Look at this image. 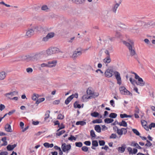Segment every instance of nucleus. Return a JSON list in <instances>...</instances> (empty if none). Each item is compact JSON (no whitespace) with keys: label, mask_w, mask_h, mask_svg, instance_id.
Returning a JSON list of instances; mask_svg holds the SVG:
<instances>
[{"label":"nucleus","mask_w":155,"mask_h":155,"mask_svg":"<svg viewBox=\"0 0 155 155\" xmlns=\"http://www.w3.org/2000/svg\"><path fill=\"white\" fill-rule=\"evenodd\" d=\"M45 51H41L38 53L26 54L20 56V58H38L46 57Z\"/></svg>","instance_id":"nucleus-1"},{"label":"nucleus","mask_w":155,"mask_h":155,"mask_svg":"<svg viewBox=\"0 0 155 155\" xmlns=\"http://www.w3.org/2000/svg\"><path fill=\"white\" fill-rule=\"evenodd\" d=\"M122 42L127 47L131 55H134L136 54V53L135 51L134 42L130 40L129 42L123 41H122Z\"/></svg>","instance_id":"nucleus-2"},{"label":"nucleus","mask_w":155,"mask_h":155,"mask_svg":"<svg viewBox=\"0 0 155 155\" xmlns=\"http://www.w3.org/2000/svg\"><path fill=\"white\" fill-rule=\"evenodd\" d=\"M59 52H61V50L58 48L56 47H51L50 48L46 50V55L51 56L53 54Z\"/></svg>","instance_id":"nucleus-3"},{"label":"nucleus","mask_w":155,"mask_h":155,"mask_svg":"<svg viewBox=\"0 0 155 155\" xmlns=\"http://www.w3.org/2000/svg\"><path fill=\"white\" fill-rule=\"evenodd\" d=\"M99 54L101 56L105 55V58H110V56L108 51L104 48L102 49L99 52Z\"/></svg>","instance_id":"nucleus-4"},{"label":"nucleus","mask_w":155,"mask_h":155,"mask_svg":"<svg viewBox=\"0 0 155 155\" xmlns=\"http://www.w3.org/2000/svg\"><path fill=\"white\" fill-rule=\"evenodd\" d=\"M119 91L120 93L122 94L129 95L132 96V94L126 89L125 87L121 86L119 88Z\"/></svg>","instance_id":"nucleus-5"},{"label":"nucleus","mask_w":155,"mask_h":155,"mask_svg":"<svg viewBox=\"0 0 155 155\" xmlns=\"http://www.w3.org/2000/svg\"><path fill=\"white\" fill-rule=\"evenodd\" d=\"M114 72L112 69H108L105 71L104 74L106 77L109 78L114 75Z\"/></svg>","instance_id":"nucleus-6"},{"label":"nucleus","mask_w":155,"mask_h":155,"mask_svg":"<svg viewBox=\"0 0 155 155\" xmlns=\"http://www.w3.org/2000/svg\"><path fill=\"white\" fill-rule=\"evenodd\" d=\"M143 26L145 28H148L150 27H153L155 26V21H149L145 22Z\"/></svg>","instance_id":"nucleus-7"},{"label":"nucleus","mask_w":155,"mask_h":155,"mask_svg":"<svg viewBox=\"0 0 155 155\" xmlns=\"http://www.w3.org/2000/svg\"><path fill=\"white\" fill-rule=\"evenodd\" d=\"M13 60L11 61L12 62H18L20 61H24L25 62H32L35 61V60L32 59H24V60H16L15 59H12Z\"/></svg>","instance_id":"nucleus-8"},{"label":"nucleus","mask_w":155,"mask_h":155,"mask_svg":"<svg viewBox=\"0 0 155 155\" xmlns=\"http://www.w3.org/2000/svg\"><path fill=\"white\" fill-rule=\"evenodd\" d=\"M15 93H16L17 94H18V92L17 91L10 92L5 94L4 96L7 100H11L12 97L15 95L14 94Z\"/></svg>","instance_id":"nucleus-9"},{"label":"nucleus","mask_w":155,"mask_h":155,"mask_svg":"<svg viewBox=\"0 0 155 155\" xmlns=\"http://www.w3.org/2000/svg\"><path fill=\"white\" fill-rule=\"evenodd\" d=\"M114 74L117 80V84L120 85L121 84V80L120 73L117 71H115Z\"/></svg>","instance_id":"nucleus-10"},{"label":"nucleus","mask_w":155,"mask_h":155,"mask_svg":"<svg viewBox=\"0 0 155 155\" xmlns=\"http://www.w3.org/2000/svg\"><path fill=\"white\" fill-rule=\"evenodd\" d=\"M82 52L81 49L79 48L76 49L74 52L73 54V57L74 58H77L81 55Z\"/></svg>","instance_id":"nucleus-11"},{"label":"nucleus","mask_w":155,"mask_h":155,"mask_svg":"<svg viewBox=\"0 0 155 155\" xmlns=\"http://www.w3.org/2000/svg\"><path fill=\"white\" fill-rule=\"evenodd\" d=\"M71 148V146L70 145H66L65 143L63 144L61 146V148L63 151L64 152L69 150Z\"/></svg>","instance_id":"nucleus-12"},{"label":"nucleus","mask_w":155,"mask_h":155,"mask_svg":"<svg viewBox=\"0 0 155 155\" xmlns=\"http://www.w3.org/2000/svg\"><path fill=\"white\" fill-rule=\"evenodd\" d=\"M136 79H138V82H136V84L138 85L141 86H143L145 84V82L143 81L142 79L139 76Z\"/></svg>","instance_id":"nucleus-13"},{"label":"nucleus","mask_w":155,"mask_h":155,"mask_svg":"<svg viewBox=\"0 0 155 155\" xmlns=\"http://www.w3.org/2000/svg\"><path fill=\"white\" fill-rule=\"evenodd\" d=\"M118 134L120 136H122L123 134H125L127 133V130L126 129L124 128H122L121 129H118L117 132Z\"/></svg>","instance_id":"nucleus-14"},{"label":"nucleus","mask_w":155,"mask_h":155,"mask_svg":"<svg viewBox=\"0 0 155 155\" xmlns=\"http://www.w3.org/2000/svg\"><path fill=\"white\" fill-rule=\"evenodd\" d=\"M57 62V61L56 60L49 61L48 62V67L49 68L54 67L56 65Z\"/></svg>","instance_id":"nucleus-15"},{"label":"nucleus","mask_w":155,"mask_h":155,"mask_svg":"<svg viewBox=\"0 0 155 155\" xmlns=\"http://www.w3.org/2000/svg\"><path fill=\"white\" fill-rule=\"evenodd\" d=\"M7 73L4 71L0 72V81L5 80L6 77Z\"/></svg>","instance_id":"nucleus-16"},{"label":"nucleus","mask_w":155,"mask_h":155,"mask_svg":"<svg viewBox=\"0 0 155 155\" xmlns=\"http://www.w3.org/2000/svg\"><path fill=\"white\" fill-rule=\"evenodd\" d=\"M34 31L32 29H29L27 31L26 36L28 37H30L34 34Z\"/></svg>","instance_id":"nucleus-17"},{"label":"nucleus","mask_w":155,"mask_h":155,"mask_svg":"<svg viewBox=\"0 0 155 155\" xmlns=\"http://www.w3.org/2000/svg\"><path fill=\"white\" fill-rule=\"evenodd\" d=\"M71 1L76 4H83L84 3L85 0H71Z\"/></svg>","instance_id":"nucleus-18"},{"label":"nucleus","mask_w":155,"mask_h":155,"mask_svg":"<svg viewBox=\"0 0 155 155\" xmlns=\"http://www.w3.org/2000/svg\"><path fill=\"white\" fill-rule=\"evenodd\" d=\"M92 146L91 148L92 149L95 150V148L94 147H97L98 146V144L97 140H93L92 142Z\"/></svg>","instance_id":"nucleus-19"},{"label":"nucleus","mask_w":155,"mask_h":155,"mask_svg":"<svg viewBox=\"0 0 155 155\" xmlns=\"http://www.w3.org/2000/svg\"><path fill=\"white\" fill-rule=\"evenodd\" d=\"M5 130L8 132H12V130L11 128V125L7 124L5 126Z\"/></svg>","instance_id":"nucleus-20"},{"label":"nucleus","mask_w":155,"mask_h":155,"mask_svg":"<svg viewBox=\"0 0 155 155\" xmlns=\"http://www.w3.org/2000/svg\"><path fill=\"white\" fill-rule=\"evenodd\" d=\"M120 3H120L119 2H118V3H117L114 5V7L112 8V11L114 12L115 13H116L117 9Z\"/></svg>","instance_id":"nucleus-21"},{"label":"nucleus","mask_w":155,"mask_h":155,"mask_svg":"<svg viewBox=\"0 0 155 155\" xmlns=\"http://www.w3.org/2000/svg\"><path fill=\"white\" fill-rule=\"evenodd\" d=\"M90 96H88V95H85L83 96L82 97V99L83 101H87V100L88 99H91Z\"/></svg>","instance_id":"nucleus-22"},{"label":"nucleus","mask_w":155,"mask_h":155,"mask_svg":"<svg viewBox=\"0 0 155 155\" xmlns=\"http://www.w3.org/2000/svg\"><path fill=\"white\" fill-rule=\"evenodd\" d=\"M54 33L53 32H51L48 33L46 35V36L48 37V38L50 39L53 38L54 36Z\"/></svg>","instance_id":"nucleus-23"},{"label":"nucleus","mask_w":155,"mask_h":155,"mask_svg":"<svg viewBox=\"0 0 155 155\" xmlns=\"http://www.w3.org/2000/svg\"><path fill=\"white\" fill-rule=\"evenodd\" d=\"M73 98V96H70L65 100V103L67 105L68 104Z\"/></svg>","instance_id":"nucleus-24"},{"label":"nucleus","mask_w":155,"mask_h":155,"mask_svg":"<svg viewBox=\"0 0 155 155\" xmlns=\"http://www.w3.org/2000/svg\"><path fill=\"white\" fill-rule=\"evenodd\" d=\"M114 121V120L111 118H107L104 120V122L106 124H109L112 123Z\"/></svg>","instance_id":"nucleus-25"},{"label":"nucleus","mask_w":155,"mask_h":155,"mask_svg":"<svg viewBox=\"0 0 155 155\" xmlns=\"http://www.w3.org/2000/svg\"><path fill=\"white\" fill-rule=\"evenodd\" d=\"M41 9L43 11L48 12L49 11V8L47 6L45 5L42 6Z\"/></svg>","instance_id":"nucleus-26"},{"label":"nucleus","mask_w":155,"mask_h":155,"mask_svg":"<svg viewBox=\"0 0 155 155\" xmlns=\"http://www.w3.org/2000/svg\"><path fill=\"white\" fill-rule=\"evenodd\" d=\"M95 130L98 133L101 132V128L99 125H96L94 127Z\"/></svg>","instance_id":"nucleus-27"},{"label":"nucleus","mask_w":155,"mask_h":155,"mask_svg":"<svg viewBox=\"0 0 155 155\" xmlns=\"http://www.w3.org/2000/svg\"><path fill=\"white\" fill-rule=\"evenodd\" d=\"M119 125L120 126H123L124 127H126L127 126V123L124 120H122L121 122H119Z\"/></svg>","instance_id":"nucleus-28"},{"label":"nucleus","mask_w":155,"mask_h":155,"mask_svg":"<svg viewBox=\"0 0 155 155\" xmlns=\"http://www.w3.org/2000/svg\"><path fill=\"white\" fill-rule=\"evenodd\" d=\"M86 123L85 122L83 121H79L76 122V125H81V126H84L86 124Z\"/></svg>","instance_id":"nucleus-29"},{"label":"nucleus","mask_w":155,"mask_h":155,"mask_svg":"<svg viewBox=\"0 0 155 155\" xmlns=\"http://www.w3.org/2000/svg\"><path fill=\"white\" fill-rule=\"evenodd\" d=\"M39 97L38 94H36L35 93L34 94L32 97V99L34 101H36Z\"/></svg>","instance_id":"nucleus-30"},{"label":"nucleus","mask_w":155,"mask_h":155,"mask_svg":"<svg viewBox=\"0 0 155 155\" xmlns=\"http://www.w3.org/2000/svg\"><path fill=\"white\" fill-rule=\"evenodd\" d=\"M91 115L94 117H97L99 115V114L97 112H94L93 113H91Z\"/></svg>","instance_id":"nucleus-31"},{"label":"nucleus","mask_w":155,"mask_h":155,"mask_svg":"<svg viewBox=\"0 0 155 155\" xmlns=\"http://www.w3.org/2000/svg\"><path fill=\"white\" fill-rule=\"evenodd\" d=\"M78 103L77 101H76L74 103V107L75 108H81V106L80 104H78Z\"/></svg>","instance_id":"nucleus-32"},{"label":"nucleus","mask_w":155,"mask_h":155,"mask_svg":"<svg viewBox=\"0 0 155 155\" xmlns=\"http://www.w3.org/2000/svg\"><path fill=\"white\" fill-rule=\"evenodd\" d=\"M93 123H101L102 122V120L101 119H97L95 120H93L92 121Z\"/></svg>","instance_id":"nucleus-33"},{"label":"nucleus","mask_w":155,"mask_h":155,"mask_svg":"<svg viewBox=\"0 0 155 155\" xmlns=\"http://www.w3.org/2000/svg\"><path fill=\"white\" fill-rule=\"evenodd\" d=\"M117 116L116 114L114 113H110L109 116V117L112 118H115Z\"/></svg>","instance_id":"nucleus-34"},{"label":"nucleus","mask_w":155,"mask_h":155,"mask_svg":"<svg viewBox=\"0 0 155 155\" xmlns=\"http://www.w3.org/2000/svg\"><path fill=\"white\" fill-rule=\"evenodd\" d=\"M50 113V111L49 110H48L46 111L45 114V120H47L49 117V113Z\"/></svg>","instance_id":"nucleus-35"},{"label":"nucleus","mask_w":155,"mask_h":155,"mask_svg":"<svg viewBox=\"0 0 155 155\" xmlns=\"http://www.w3.org/2000/svg\"><path fill=\"white\" fill-rule=\"evenodd\" d=\"M99 93L96 92H93L91 96H90L91 98L93 97L95 98L97 97L99 95Z\"/></svg>","instance_id":"nucleus-36"},{"label":"nucleus","mask_w":155,"mask_h":155,"mask_svg":"<svg viewBox=\"0 0 155 155\" xmlns=\"http://www.w3.org/2000/svg\"><path fill=\"white\" fill-rule=\"evenodd\" d=\"M132 130L134 133L137 136H140V134L138 131L136 129H133Z\"/></svg>","instance_id":"nucleus-37"},{"label":"nucleus","mask_w":155,"mask_h":155,"mask_svg":"<svg viewBox=\"0 0 155 155\" xmlns=\"http://www.w3.org/2000/svg\"><path fill=\"white\" fill-rule=\"evenodd\" d=\"M76 147H82L83 144L81 142H76L75 143Z\"/></svg>","instance_id":"nucleus-38"},{"label":"nucleus","mask_w":155,"mask_h":155,"mask_svg":"<svg viewBox=\"0 0 155 155\" xmlns=\"http://www.w3.org/2000/svg\"><path fill=\"white\" fill-rule=\"evenodd\" d=\"M49 40L48 38L47 37V36H46L43 38L42 41L44 42H46L48 41Z\"/></svg>","instance_id":"nucleus-39"},{"label":"nucleus","mask_w":155,"mask_h":155,"mask_svg":"<svg viewBox=\"0 0 155 155\" xmlns=\"http://www.w3.org/2000/svg\"><path fill=\"white\" fill-rule=\"evenodd\" d=\"M92 91L91 90V89L90 88H88L87 91V94L88 95H89V96H91V94H92L93 93Z\"/></svg>","instance_id":"nucleus-40"},{"label":"nucleus","mask_w":155,"mask_h":155,"mask_svg":"<svg viewBox=\"0 0 155 155\" xmlns=\"http://www.w3.org/2000/svg\"><path fill=\"white\" fill-rule=\"evenodd\" d=\"M111 60L110 59H104L103 61L105 64H108L110 63Z\"/></svg>","instance_id":"nucleus-41"},{"label":"nucleus","mask_w":155,"mask_h":155,"mask_svg":"<svg viewBox=\"0 0 155 155\" xmlns=\"http://www.w3.org/2000/svg\"><path fill=\"white\" fill-rule=\"evenodd\" d=\"M76 138L72 136V135H71L70 137H69L68 138V140H69L71 141H72L73 140H76Z\"/></svg>","instance_id":"nucleus-42"},{"label":"nucleus","mask_w":155,"mask_h":155,"mask_svg":"<svg viewBox=\"0 0 155 155\" xmlns=\"http://www.w3.org/2000/svg\"><path fill=\"white\" fill-rule=\"evenodd\" d=\"M125 150V148L123 147H119L118 148V150L120 151L121 153H123Z\"/></svg>","instance_id":"nucleus-43"},{"label":"nucleus","mask_w":155,"mask_h":155,"mask_svg":"<svg viewBox=\"0 0 155 155\" xmlns=\"http://www.w3.org/2000/svg\"><path fill=\"white\" fill-rule=\"evenodd\" d=\"M91 136L92 137H94L96 136L93 130H91L90 131Z\"/></svg>","instance_id":"nucleus-44"},{"label":"nucleus","mask_w":155,"mask_h":155,"mask_svg":"<svg viewBox=\"0 0 155 155\" xmlns=\"http://www.w3.org/2000/svg\"><path fill=\"white\" fill-rule=\"evenodd\" d=\"M88 148L86 146L82 147L81 148L82 150L85 152L87 151L88 150Z\"/></svg>","instance_id":"nucleus-45"},{"label":"nucleus","mask_w":155,"mask_h":155,"mask_svg":"<svg viewBox=\"0 0 155 155\" xmlns=\"http://www.w3.org/2000/svg\"><path fill=\"white\" fill-rule=\"evenodd\" d=\"M65 132V131L64 130H62L59 132L56 133V135L58 136H60L64 134Z\"/></svg>","instance_id":"nucleus-46"},{"label":"nucleus","mask_w":155,"mask_h":155,"mask_svg":"<svg viewBox=\"0 0 155 155\" xmlns=\"http://www.w3.org/2000/svg\"><path fill=\"white\" fill-rule=\"evenodd\" d=\"M64 116L63 115L61 114H59L57 117V119H58L62 120L64 119Z\"/></svg>","instance_id":"nucleus-47"},{"label":"nucleus","mask_w":155,"mask_h":155,"mask_svg":"<svg viewBox=\"0 0 155 155\" xmlns=\"http://www.w3.org/2000/svg\"><path fill=\"white\" fill-rule=\"evenodd\" d=\"M99 143L100 146H103L105 145V142L103 140H99Z\"/></svg>","instance_id":"nucleus-48"},{"label":"nucleus","mask_w":155,"mask_h":155,"mask_svg":"<svg viewBox=\"0 0 155 155\" xmlns=\"http://www.w3.org/2000/svg\"><path fill=\"white\" fill-rule=\"evenodd\" d=\"M117 137V135L116 134H111L109 138L110 139H115Z\"/></svg>","instance_id":"nucleus-49"},{"label":"nucleus","mask_w":155,"mask_h":155,"mask_svg":"<svg viewBox=\"0 0 155 155\" xmlns=\"http://www.w3.org/2000/svg\"><path fill=\"white\" fill-rule=\"evenodd\" d=\"M27 72L28 73H31L33 71V69L32 68H29L26 69Z\"/></svg>","instance_id":"nucleus-50"},{"label":"nucleus","mask_w":155,"mask_h":155,"mask_svg":"<svg viewBox=\"0 0 155 155\" xmlns=\"http://www.w3.org/2000/svg\"><path fill=\"white\" fill-rule=\"evenodd\" d=\"M155 127V123H152L150 124L149 126V129H151L152 127Z\"/></svg>","instance_id":"nucleus-51"},{"label":"nucleus","mask_w":155,"mask_h":155,"mask_svg":"<svg viewBox=\"0 0 155 155\" xmlns=\"http://www.w3.org/2000/svg\"><path fill=\"white\" fill-rule=\"evenodd\" d=\"M147 143L145 145V146L149 147L152 145L151 143L148 140H147Z\"/></svg>","instance_id":"nucleus-52"},{"label":"nucleus","mask_w":155,"mask_h":155,"mask_svg":"<svg viewBox=\"0 0 155 155\" xmlns=\"http://www.w3.org/2000/svg\"><path fill=\"white\" fill-rule=\"evenodd\" d=\"M133 145L134 147H136L138 149H141L142 148L141 147L139 146L138 144L137 143H134Z\"/></svg>","instance_id":"nucleus-53"},{"label":"nucleus","mask_w":155,"mask_h":155,"mask_svg":"<svg viewBox=\"0 0 155 155\" xmlns=\"http://www.w3.org/2000/svg\"><path fill=\"white\" fill-rule=\"evenodd\" d=\"M128 151L129 152V154H133L132 149V148L130 147H128L127 148Z\"/></svg>","instance_id":"nucleus-54"},{"label":"nucleus","mask_w":155,"mask_h":155,"mask_svg":"<svg viewBox=\"0 0 155 155\" xmlns=\"http://www.w3.org/2000/svg\"><path fill=\"white\" fill-rule=\"evenodd\" d=\"M0 4H2L5 5V6H6L7 7H9L11 6L10 5L7 4H5L4 2L2 1L1 2H0Z\"/></svg>","instance_id":"nucleus-55"},{"label":"nucleus","mask_w":155,"mask_h":155,"mask_svg":"<svg viewBox=\"0 0 155 155\" xmlns=\"http://www.w3.org/2000/svg\"><path fill=\"white\" fill-rule=\"evenodd\" d=\"M84 143L87 146H90L91 144V142L89 141H85L84 142Z\"/></svg>","instance_id":"nucleus-56"},{"label":"nucleus","mask_w":155,"mask_h":155,"mask_svg":"<svg viewBox=\"0 0 155 155\" xmlns=\"http://www.w3.org/2000/svg\"><path fill=\"white\" fill-rule=\"evenodd\" d=\"M11 145L9 144L7 147V149L9 151H11L12 150Z\"/></svg>","instance_id":"nucleus-57"},{"label":"nucleus","mask_w":155,"mask_h":155,"mask_svg":"<svg viewBox=\"0 0 155 155\" xmlns=\"http://www.w3.org/2000/svg\"><path fill=\"white\" fill-rule=\"evenodd\" d=\"M15 110H12L9 111L8 113V114L9 115H11L15 112Z\"/></svg>","instance_id":"nucleus-58"},{"label":"nucleus","mask_w":155,"mask_h":155,"mask_svg":"<svg viewBox=\"0 0 155 155\" xmlns=\"http://www.w3.org/2000/svg\"><path fill=\"white\" fill-rule=\"evenodd\" d=\"M5 108V106L2 104H1L0 105V110L1 111H2Z\"/></svg>","instance_id":"nucleus-59"},{"label":"nucleus","mask_w":155,"mask_h":155,"mask_svg":"<svg viewBox=\"0 0 155 155\" xmlns=\"http://www.w3.org/2000/svg\"><path fill=\"white\" fill-rule=\"evenodd\" d=\"M129 29L130 31L132 32L135 33L137 31V30L133 27L130 28Z\"/></svg>","instance_id":"nucleus-60"},{"label":"nucleus","mask_w":155,"mask_h":155,"mask_svg":"<svg viewBox=\"0 0 155 155\" xmlns=\"http://www.w3.org/2000/svg\"><path fill=\"white\" fill-rule=\"evenodd\" d=\"M59 128L57 130V131L58 132L60 130L64 128L65 127L63 125V124H62L61 126L60 125Z\"/></svg>","instance_id":"nucleus-61"},{"label":"nucleus","mask_w":155,"mask_h":155,"mask_svg":"<svg viewBox=\"0 0 155 155\" xmlns=\"http://www.w3.org/2000/svg\"><path fill=\"white\" fill-rule=\"evenodd\" d=\"M141 123L142 125L143 126H145V125H146L147 124V122L144 120H141Z\"/></svg>","instance_id":"nucleus-62"},{"label":"nucleus","mask_w":155,"mask_h":155,"mask_svg":"<svg viewBox=\"0 0 155 155\" xmlns=\"http://www.w3.org/2000/svg\"><path fill=\"white\" fill-rule=\"evenodd\" d=\"M129 80L131 83L133 84H134V83H136V82H137L134 79L133 80L131 78H130Z\"/></svg>","instance_id":"nucleus-63"},{"label":"nucleus","mask_w":155,"mask_h":155,"mask_svg":"<svg viewBox=\"0 0 155 155\" xmlns=\"http://www.w3.org/2000/svg\"><path fill=\"white\" fill-rule=\"evenodd\" d=\"M8 153L7 152H2L1 153V155H8Z\"/></svg>","instance_id":"nucleus-64"}]
</instances>
